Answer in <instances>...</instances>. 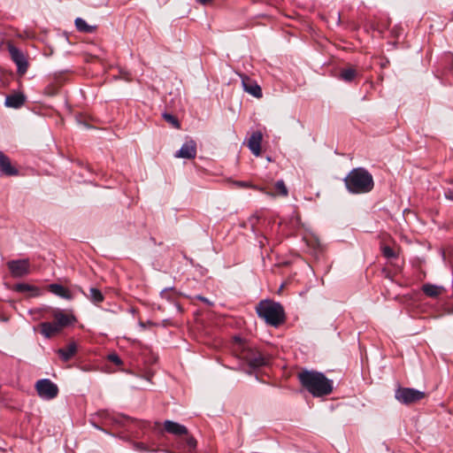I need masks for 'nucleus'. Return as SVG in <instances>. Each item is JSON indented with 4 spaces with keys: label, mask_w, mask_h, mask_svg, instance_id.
<instances>
[{
    "label": "nucleus",
    "mask_w": 453,
    "mask_h": 453,
    "mask_svg": "<svg viewBox=\"0 0 453 453\" xmlns=\"http://www.w3.org/2000/svg\"><path fill=\"white\" fill-rule=\"evenodd\" d=\"M298 379L302 386L313 396L327 395L333 391V381L322 372L303 371L298 374Z\"/></svg>",
    "instance_id": "1"
},
{
    "label": "nucleus",
    "mask_w": 453,
    "mask_h": 453,
    "mask_svg": "<svg viewBox=\"0 0 453 453\" xmlns=\"http://www.w3.org/2000/svg\"><path fill=\"white\" fill-rule=\"evenodd\" d=\"M347 190L351 194H365L374 186L372 175L365 168L352 169L343 180Z\"/></svg>",
    "instance_id": "2"
},
{
    "label": "nucleus",
    "mask_w": 453,
    "mask_h": 453,
    "mask_svg": "<svg viewBox=\"0 0 453 453\" xmlns=\"http://www.w3.org/2000/svg\"><path fill=\"white\" fill-rule=\"evenodd\" d=\"M256 311L259 318L263 319L266 324L277 326L285 319L283 307L271 300H263L256 307Z\"/></svg>",
    "instance_id": "3"
},
{
    "label": "nucleus",
    "mask_w": 453,
    "mask_h": 453,
    "mask_svg": "<svg viewBox=\"0 0 453 453\" xmlns=\"http://www.w3.org/2000/svg\"><path fill=\"white\" fill-rule=\"evenodd\" d=\"M242 357L246 360L252 368L265 366L270 362V356L253 349H245L242 353Z\"/></svg>",
    "instance_id": "4"
},
{
    "label": "nucleus",
    "mask_w": 453,
    "mask_h": 453,
    "mask_svg": "<svg viewBox=\"0 0 453 453\" xmlns=\"http://www.w3.org/2000/svg\"><path fill=\"white\" fill-rule=\"evenodd\" d=\"M395 399L403 404H411L425 397V392L411 388H398L395 392Z\"/></svg>",
    "instance_id": "5"
},
{
    "label": "nucleus",
    "mask_w": 453,
    "mask_h": 453,
    "mask_svg": "<svg viewBox=\"0 0 453 453\" xmlns=\"http://www.w3.org/2000/svg\"><path fill=\"white\" fill-rule=\"evenodd\" d=\"M12 60L17 65V73L19 75H24L28 69V61L26 55L13 44L9 43L7 46Z\"/></svg>",
    "instance_id": "6"
},
{
    "label": "nucleus",
    "mask_w": 453,
    "mask_h": 453,
    "mask_svg": "<svg viewBox=\"0 0 453 453\" xmlns=\"http://www.w3.org/2000/svg\"><path fill=\"white\" fill-rule=\"evenodd\" d=\"M35 388L38 395L44 399H53L58 395V386L49 379H42L36 382Z\"/></svg>",
    "instance_id": "7"
},
{
    "label": "nucleus",
    "mask_w": 453,
    "mask_h": 453,
    "mask_svg": "<svg viewBox=\"0 0 453 453\" xmlns=\"http://www.w3.org/2000/svg\"><path fill=\"white\" fill-rule=\"evenodd\" d=\"M8 269L14 278H21L30 273V263L28 259L11 260L7 263Z\"/></svg>",
    "instance_id": "8"
},
{
    "label": "nucleus",
    "mask_w": 453,
    "mask_h": 453,
    "mask_svg": "<svg viewBox=\"0 0 453 453\" xmlns=\"http://www.w3.org/2000/svg\"><path fill=\"white\" fill-rule=\"evenodd\" d=\"M239 76L241 77L242 85L245 92L257 98L262 97L261 88L255 81L242 73H239Z\"/></svg>",
    "instance_id": "9"
},
{
    "label": "nucleus",
    "mask_w": 453,
    "mask_h": 453,
    "mask_svg": "<svg viewBox=\"0 0 453 453\" xmlns=\"http://www.w3.org/2000/svg\"><path fill=\"white\" fill-rule=\"evenodd\" d=\"M175 157L192 159L196 156V143L193 140L187 141L175 153Z\"/></svg>",
    "instance_id": "10"
},
{
    "label": "nucleus",
    "mask_w": 453,
    "mask_h": 453,
    "mask_svg": "<svg viewBox=\"0 0 453 453\" xmlns=\"http://www.w3.org/2000/svg\"><path fill=\"white\" fill-rule=\"evenodd\" d=\"M0 173L6 176L18 174V170L12 165L10 158L0 151Z\"/></svg>",
    "instance_id": "11"
},
{
    "label": "nucleus",
    "mask_w": 453,
    "mask_h": 453,
    "mask_svg": "<svg viewBox=\"0 0 453 453\" xmlns=\"http://www.w3.org/2000/svg\"><path fill=\"white\" fill-rule=\"evenodd\" d=\"M164 428L167 433L171 434L178 436L188 434V429L185 426L172 420H165L164 422Z\"/></svg>",
    "instance_id": "12"
},
{
    "label": "nucleus",
    "mask_w": 453,
    "mask_h": 453,
    "mask_svg": "<svg viewBox=\"0 0 453 453\" xmlns=\"http://www.w3.org/2000/svg\"><path fill=\"white\" fill-rule=\"evenodd\" d=\"M53 318L56 324L62 329L75 321L74 316L65 313L61 311H55Z\"/></svg>",
    "instance_id": "13"
},
{
    "label": "nucleus",
    "mask_w": 453,
    "mask_h": 453,
    "mask_svg": "<svg viewBox=\"0 0 453 453\" xmlns=\"http://www.w3.org/2000/svg\"><path fill=\"white\" fill-rule=\"evenodd\" d=\"M262 134L255 132L251 134L248 142V147L255 156H259L261 151Z\"/></svg>",
    "instance_id": "14"
},
{
    "label": "nucleus",
    "mask_w": 453,
    "mask_h": 453,
    "mask_svg": "<svg viewBox=\"0 0 453 453\" xmlns=\"http://www.w3.org/2000/svg\"><path fill=\"white\" fill-rule=\"evenodd\" d=\"M41 327V334L45 338H50L53 335L58 334L62 328H60L55 321L53 322H42L40 325Z\"/></svg>",
    "instance_id": "15"
},
{
    "label": "nucleus",
    "mask_w": 453,
    "mask_h": 453,
    "mask_svg": "<svg viewBox=\"0 0 453 453\" xmlns=\"http://www.w3.org/2000/svg\"><path fill=\"white\" fill-rule=\"evenodd\" d=\"M48 288H49V290L52 294L58 296L63 299L72 300L73 298V296L71 293V291L60 284L53 283V284L49 285Z\"/></svg>",
    "instance_id": "16"
},
{
    "label": "nucleus",
    "mask_w": 453,
    "mask_h": 453,
    "mask_svg": "<svg viewBox=\"0 0 453 453\" xmlns=\"http://www.w3.org/2000/svg\"><path fill=\"white\" fill-rule=\"evenodd\" d=\"M26 97L21 93H16L9 95L5 97V106L10 108L18 109L21 107L25 103Z\"/></svg>",
    "instance_id": "17"
},
{
    "label": "nucleus",
    "mask_w": 453,
    "mask_h": 453,
    "mask_svg": "<svg viewBox=\"0 0 453 453\" xmlns=\"http://www.w3.org/2000/svg\"><path fill=\"white\" fill-rule=\"evenodd\" d=\"M77 351V345L75 342H71L65 349H58V354L64 362L70 360Z\"/></svg>",
    "instance_id": "18"
},
{
    "label": "nucleus",
    "mask_w": 453,
    "mask_h": 453,
    "mask_svg": "<svg viewBox=\"0 0 453 453\" xmlns=\"http://www.w3.org/2000/svg\"><path fill=\"white\" fill-rule=\"evenodd\" d=\"M422 290L427 296L437 297L442 293L443 288L437 285L426 283L423 285Z\"/></svg>",
    "instance_id": "19"
},
{
    "label": "nucleus",
    "mask_w": 453,
    "mask_h": 453,
    "mask_svg": "<svg viewBox=\"0 0 453 453\" xmlns=\"http://www.w3.org/2000/svg\"><path fill=\"white\" fill-rule=\"evenodd\" d=\"M75 27L78 31L82 33L91 34L96 30V26L88 25L87 22L81 18H77L75 19Z\"/></svg>",
    "instance_id": "20"
},
{
    "label": "nucleus",
    "mask_w": 453,
    "mask_h": 453,
    "mask_svg": "<svg viewBox=\"0 0 453 453\" xmlns=\"http://www.w3.org/2000/svg\"><path fill=\"white\" fill-rule=\"evenodd\" d=\"M357 70L353 67H349V68L341 70L339 77L341 80H342L346 82H350L357 77Z\"/></svg>",
    "instance_id": "21"
},
{
    "label": "nucleus",
    "mask_w": 453,
    "mask_h": 453,
    "mask_svg": "<svg viewBox=\"0 0 453 453\" xmlns=\"http://www.w3.org/2000/svg\"><path fill=\"white\" fill-rule=\"evenodd\" d=\"M86 296L95 304H99L104 300L103 293L96 288H91Z\"/></svg>",
    "instance_id": "22"
},
{
    "label": "nucleus",
    "mask_w": 453,
    "mask_h": 453,
    "mask_svg": "<svg viewBox=\"0 0 453 453\" xmlns=\"http://www.w3.org/2000/svg\"><path fill=\"white\" fill-rule=\"evenodd\" d=\"M274 188H275V193H273L276 196H288V188L286 187V184L285 182L282 180H277L275 185H274Z\"/></svg>",
    "instance_id": "23"
},
{
    "label": "nucleus",
    "mask_w": 453,
    "mask_h": 453,
    "mask_svg": "<svg viewBox=\"0 0 453 453\" xmlns=\"http://www.w3.org/2000/svg\"><path fill=\"white\" fill-rule=\"evenodd\" d=\"M186 437L183 440V447L187 449L188 452H192L196 448V440L193 437L188 435H185Z\"/></svg>",
    "instance_id": "24"
},
{
    "label": "nucleus",
    "mask_w": 453,
    "mask_h": 453,
    "mask_svg": "<svg viewBox=\"0 0 453 453\" xmlns=\"http://www.w3.org/2000/svg\"><path fill=\"white\" fill-rule=\"evenodd\" d=\"M112 422L120 426H126L129 422H135V420L123 414H117L112 417Z\"/></svg>",
    "instance_id": "25"
},
{
    "label": "nucleus",
    "mask_w": 453,
    "mask_h": 453,
    "mask_svg": "<svg viewBox=\"0 0 453 453\" xmlns=\"http://www.w3.org/2000/svg\"><path fill=\"white\" fill-rule=\"evenodd\" d=\"M15 289L19 292H27V291H35V292H38V289L33 286H30L28 284H26V283H19V284H17L16 287H15Z\"/></svg>",
    "instance_id": "26"
},
{
    "label": "nucleus",
    "mask_w": 453,
    "mask_h": 453,
    "mask_svg": "<svg viewBox=\"0 0 453 453\" xmlns=\"http://www.w3.org/2000/svg\"><path fill=\"white\" fill-rule=\"evenodd\" d=\"M163 118L165 119V121L170 123L173 127H175V128L180 127V123H179L178 119L173 115H172L170 113H164Z\"/></svg>",
    "instance_id": "27"
},
{
    "label": "nucleus",
    "mask_w": 453,
    "mask_h": 453,
    "mask_svg": "<svg viewBox=\"0 0 453 453\" xmlns=\"http://www.w3.org/2000/svg\"><path fill=\"white\" fill-rule=\"evenodd\" d=\"M108 360H110L111 362H112L113 364H115L117 365H122V360L116 353L109 354Z\"/></svg>",
    "instance_id": "28"
},
{
    "label": "nucleus",
    "mask_w": 453,
    "mask_h": 453,
    "mask_svg": "<svg viewBox=\"0 0 453 453\" xmlns=\"http://www.w3.org/2000/svg\"><path fill=\"white\" fill-rule=\"evenodd\" d=\"M382 252H383V255L388 258L395 257V251L388 246H385L382 250Z\"/></svg>",
    "instance_id": "29"
},
{
    "label": "nucleus",
    "mask_w": 453,
    "mask_h": 453,
    "mask_svg": "<svg viewBox=\"0 0 453 453\" xmlns=\"http://www.w3.org/2000/svg\"><path fill=\"white\" fill-rule=\"evenodd\" d=\"M252 188L262 192L263 194H265L267 196H270V197L275 196V195L273 192L266 190L264 187L252 185Z\"/></svg>",
    "instance_id": "30"
},
{
    "label": "nucleus",
    "mask_w": 453,
    "mask_h": 453,
    "mask_svg": "<svg viewBox=\"0 0 453 453\" xmlns=\"http://www.w3.org/2000/svg\"><path fill=\"white\" fill-rule=\"evenodd\" d=\"M134 449L135 450H138V451H141V452L149 451V449L146 447V445L144 443H142V442H134Z\"/></svg>",
    "instance_id": "31"
},
{
    "label": "nucleus",
    "mask_w": 453,
    "mask_h": 453,
    "mask_svg": "<svg viewBox=\"0 0 453 453\" xmlns=\"http://www.w3.org/2000/svg\"><path fill=\"white\" fill-rule=\"evenodd\" d=\"M236 185L241 188H252V184H250L249 182H245V181H238V182H236Z\"/></svg>",
    "instance_id": "32"
},
{
    "label": "nucleus",
    "mask_w": 453,
    "mask_h": 453,
    "mask_svg": "<svg viewBox=\"0 0 453 453\" xmlns=\"http://www.w3.org/2000/svg\"><path fill=\"white\" fill-rule=\"evenodd\" d=\"M445 197H446L448 200H451V201H453V190H451V189H448V190L445 192Z\"/></svg>",
    "instance_id": "33"
},
{
    "label": "nucleus",
    "mask_w": 453,
    "mask_h": 453,
    "mask_svg": "<svg viewBox=\"0 0 453 453\" xmlns=\"http://www.w3.org/2000/svg\"><path fill=\"white\" fill-rule=\"evenodd\" d=\"M197 298L201 301H203V303H206L210 305H211L212 303L206 298V297H203V296H198Z\"/></svg>",
    "instance_id": "34"
},
{
    "label": "nucleus",
    "mask_w": 453,
    "mask_h": 453,
    "mask_svg": "<svg viewBox=\"0 0 453 453\" xmlns=\"http://www.w3.org/2000/svg\"><path fill=\"white\" fill-rule=\"evenodd\" d=\"M198 3L202 4H208L209 2H211V0H196Z\"/></svg>",
    "instance_id": "35"
}]
</instances>
